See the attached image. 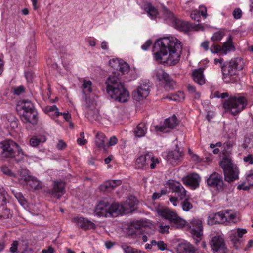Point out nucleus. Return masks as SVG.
I'll return each mask as SVG.
<instances>
[{"mask_svg":"<svg viewBox=\"0 0 253 253\" xmlns=\"http://www.w3.org/2000/svg\"><path fill=\"white\" fill-rule=\"evenodd\" d=\"M32 176L29 175V171L26 169H22L20 170L17 175H16V177L17 179L18 182L19 184L25 186L28 185L29 180H30Z\"/></svg>","mask_w":253,"mask_h":253,"instance_id":"a878e982","label":"nucleus"},{"mask_svg":"<svg viewBox=\"0 0 253 253\" xmlns=\"http://www.w3.org/2000/svg\"><path fill=\"white\" fill-rule=\"evenodd\" d=\"M121 248L125 253H144L138 249L132 248L126 244L121 245Z\"/></svg>","mask_w":253,"mask_h":253,"instance_id":"ea45409f","label":"nucleus"},{"mask_svg":"<svg viewBox=\"0 0 253 253\" xmlns=\"http://www.w3.org/2000/svg\"><path fill=\"white\" fill-rule=\"evenodd\" d=\"M189 231L195 240V242H198L203 235V226L202 221L196 218L192 219L188 224Z\"/></svg>","mask_w":253,"mask_h":253,"instance_id":"4468645a","label":"nucleus"},{"mask_svg":"<svg viewBox=\"0 0 253 253\" xmlns=\"http://www.w3.org/2000/svg\"><path fill=\"white\" fill-rule=\"evenodd\" d=\"M235 50V47L233 44L232 38L231 36H229L227 41L221 46V53L223 54H226L228 52Z\"/></svg>","mask_w":253,"mask_h":253,"instance_id":"c85d7f7f","label":"nucleus"},{"mask_svg":"<svg viewBox=\"0 0 253 253\" xmlns=\"http://www.w3.org/2000/svg\"><path fill=\"white\" fill-rule=\"evenodd\" d=\"M210 245L214 252L218 251L225 252L226 249L225 240L223 236L218 234L212 237Z\"/></svg>","mask_w":253,"mask_h":253,"instance_id":"f3484780","label":"nucleus"},{"mask_svg":"<svg viewBox=\"0 0 253 253\" xmlns=\"http://www.w3.org/2000/svg\"><path fill=\"white\" fill-rule=\"evenodd\" d=\"M165 18L169 20L173 24L175 28L184 32L189 31L192 28V25L188 22L176 18L173 14L168 9L165 10Z\"/></svg>","mask_w":253,"mask_h":253,"instance_id":"f8f14e48","label":"nucleus"},{"mask_svg":"<svg viewBox=\"0 0 253 253\" xmlns=\"http://www.w3.org/2000/svg\"><path fill=\"white\" fill-rule=\"evenodd\" d=\"M169 226H161L160 227V232L161 233L164 234V233H169Z\"/></svg>","mask_w":253,"mask_h":253,"instance_id":"774afa93","label":"nucleus"},{"mask_svg":"<svg viewBox=\"0 0 253 253\" xmlns=\"http://www.w3.org/2000/svg\"><path fill=\"white\" fill-rule=\"evenodd\" d=\"M24 158L22 149L14 141L7 140L0 143V159L13 158L17 162Z\"/></svg>","mask_w":253,"mask_h":253,"instance_id":"20e7f679","label":"nucleus"},{"mask_svg":"<svg viewBox=\"0 0 253 253\" xmlns=\"http://www.w3.org/2000/svg\"><path fill=\"white\" fill-rule=\"evenodd\" d=\"M200 178L199 175L195 173L190 174L182 178L183 183L186 186L195 189L199 186Z\"/></svg>","mask_w":253,"mask_h":253,"instance_id":"b1692460","label":"nucleus"},{"mask_svg":"<svg viewBox=\"0 0 253 253\" xmlns=\"http://www.w3.org/2000/svg\"><path fill=\"white\" fill-rule=\"evenodd\" d=\"M182 209L183 211H188L193 207L192 205L190 203L188 199H186L181 203Z\"/></svg>","mask_w":253,"mask_h":253,"instance_id":"49530a36","label":"nucleus"},{"mask_svg":"<svg viewBox=\"0 0 253 253\" xmlns=\"http://www.w3.org/2000/svg\"><path fill=\"white\" fill-rule=\"evenodd\" d=\"M157 246L161 251H165L167 249V244H165L163 241H159Z\"/></svg>","mask_w":253,"mask_h":253,"instance_id":"052dcab7","label":"nucleus"},{"mask_svg":"<svg viewBox=\"0 0 253 253\" xmlns=\"http://www.w3.org/2000/svg\"><path fill=\"white\" fill-rule=\"evenodd\" d=\"M118 70L120 71L122 74H125L129 71V66L127 63L121 60Z\"/></svg>","mask_w":253,"mask_h":253,"instance_id":"37998d69","label":"nucleus"},{"mask_svg":"<svg viewBox=\"0 0 253 253\" xmlns=\"http://www.w3.org/2000/svg\"><path fill=\"white\" fill-rule=\"evenodd\" d=\"M12 216V214L10 210L5 209L2 213L0 214V219H9Z\"/></svg>","mask_w":253,"mask_h":253,"instance_id":"de8ad7c7","label":"nucleus"},{"mask_svg":"<svg viewBox=\"0 0 253 253\" xmlns=\"http://www.w3.org/2000/svg\"><path fill=\"white\" fill-rule=\"evenodd\" d=\"M166 194V191L164 190H162L160 192H154L153 194L152 199L154 201L156 200L161 197L162 195H165Z\"/></svg>","mask_w":253,"mask_h":253,"instance_id":"5fc2aeb1","label":"nucleus"},{"mask_svg":"<svg viewBox=\"0 0 253 253\" xmlns=\"http://www.w3.org/2000/svg\"><path fill=\"white\" fill-rule=\"evenodd\" d=\"M224 35V33L223 31H217L213 34L211 38V40L213 42H219L222 39Z\"/></svg>","mask_w":253,"mask_h":253,"instance_id":"a18cd8bd","label":"nucleus"},{"mask_svg":"<svg viewBox=\"0 0 253 253\" xmlns=\"http://www.w3.org/2000/svg\"><path fill=\"white\" fill-rule=\"evenodd\" d=\"M179 121L175 115H172L165 120L164 125L161 126H155V129L156 131L167 133L176 127L178 125Z\"/></svg>","mask_w":253,"mask_h":253,"instance_id":"2eb2a0df","label":"nucleus"},{"mask_svg":"<svg viewBox=\"0 0 253 253\" xmlns=\"http://www.w3.org/2000/svg\"><path fill=\"white\" fill-rule=\"evenodd\" d=\"M46 141V138L44 136H33L30 140V144L32 147H36L40 143H43Z\"/></svg>","mask_w":253,"mask_h":253,"instance_id":"e433bc0d","label":"nucleus"},{"mask_svg":"<svg viewBox=\"0 0 253 253\" xmlns=\"http://www.w3.org/2000/svg\"><path fill=\"white\" fill-rule=\"evenodd\" d=\"M65 183L62 181H54L53 188L48 191L51 196L60 198L65 192Z\"/></svg>","mask_w":253,"mask_h":253,"instance_id":"412c9836","label":"nucleus"},{"mask_svg":"<svg viewBox=\"0 0 253 253\" xmlns=\"http://www.w3.org/2000/svg\"><path fill=\"white\" fill-rule=\"evenodd\" d=\"M220 166L223 170L224 179L226 181L230 183L238 179V169L234 166L230 158L224 157L220 162Z\"/></svg>","mask_w":253,"mask_h":253,"instance_id":"6e6552de","label":"nucleus"},{"mask_svg":"<svg viewBox=\"0 0 253 253\" xmlns=\"http://www.w3.org/2000/svg\"><path fill=\"white\" fill-rule=\"evenodd\" d=\"M67 147V145L62 140H59L56 145V148L58 150L64 149Z\"/></svg>","mask_w":253,"mask_h":253,"instance_id":"e2e57ef3","label":"nucleus"},{"mask_svg":"<svg viewBox=\"0 0 253 253\" xmlns=\"http://www.w3.org/2000/svg\"><path fill=\"white\" fill-rule=\"evenodd\" d=\"M121 60L118 59H112L109 62V65L113 69L118 70Z\"/></svg>","mask_w":253,"mask_h":253,"instance_id":"09e8293b","label":"nucleus"},{"mask_svg":"<svg viewBox=\"0 0 253 253\" xmlns=\"http://www.w3.org/2000/svg\"><path fill=\"white\" fill-rule=\"evenodd\" d=\"M147 132V128L144 123L139 124L135 128L134 132L135 136L137 137L144 136Z\"/></svg>","mask_w":253,"mask_h":253,"instance_id":"473e14b6","label":"nucleus"},{"mask_svg":"<svg viewBox=\"0 0 253 253\" xmlns=\"http://www.w3.org/2000/svg\"><path fill=\"white\" fill-rule=\"evenodd\" d=\"M2 171L4 174L8 176L16 177V174L13 173L8 168L3 167L2 168Z\"/></svg>","mask_w":253,"mask_h":253,"instance_id":"6e6d98bb","label":"nucleus"},{"mask_svg":"<svg viewBox=\"0 0 253 253\" xmlns=\"http://www.w3.org/2000/svg\"><path fill=\"white\" fill-rule=\"evenodd\" d=\"M106 84L107 92L112 99L120 102L127 101L129 94L118 75L114 74L110 76L106 81Z\"/></svg>","mask_w":253,"mask_h":253,"instance_id":"f03ea898","label":"nucleus"},{"mask_svg":"<svg viewBox=\"0 0 253 253\" xmlns=\"http://www.w3.org/2000/svg\"><path fill=\"white\" fill-rule=\"evenodd\" d=\"M187 90L190 93H195L197 95L198 97H199V94L196 92L195 87L190 84H188L187 85Z\"/></svg>","mask_w":253,"mask_h":253,"instance_id":"69168bd1","label":"nucleus"},{"mask_svg":"<svg viewBox=\"0 0 253 253\" xmlns=\"http://www.w3.org/2000/svg\"><path fill=\"white\" fill-rule=\"evenodd\" d=\"M178 253H194V248L189 243H181L177 247Z\"/></svg>","mask_w":253,"mask_h":253,"instance_id":"7c9ffc66","label":"nucleus"},{"mask_svg":"<svg viewBox=\"0 0 253 253\" xmlns=\"http://www.w3.org/2000/svg\"><path fill=\"white\" fill-rule=\"evenodd\" d=\"M231 212V210H226L225 211V214L226 217V221H232L236 217V215L233 212Z\"/></svg>","mask_w":253,"mask_h":253,"instance_id":"8fccbe9b","label":"nucleus"},{"mask_svg":"<svg viewBox=\"0 0 253 253\" xmlns=\"http://www.w3.org/2000/svg\"><path fill=\"white\" fill-rule=\"evenodd\" d=\"M18 244L19 243L18 241H14L10 248V251L12 253L17 252Z\"/></svg>","mask_w":253,"mask_h":253,"instance_id":"13d9d810","label":"nucleus"},{"mask_svg":"<svg viewBox=\"0 0 253 253\" xmlns=\"http://www.w3.org/2000/svg\"><path fill=\"white\" fill-rule=\"evenodd\" d=\"M248 104L247 99L242 96L230 97L223 103V107L236 116L245 109Z\"/></svg>","mask_w":253,"mask_h":253,"instance_id":"423d86ee","label":"nucleus"},{"mask_svg":"<svg viewBox=\"0 0 253 253\" xmlns=\"http://www.w3.org/2000/svg\"><path fill=\"white\" fill-rule=\"evenodd\" d=\"M13 90L14 93L17 95H19L24 92L25 89L23 86L20 85L13 88Z\"/></svg>","mask_w":253,"mask_h":253,"instance_id":"bf43d9fd","label":"nucleus"},{"mask_svg":"<svg viewBox=\"0 0 253 253\" xmlns=\"http://www.w3.org/2000/svg\"><path fill=\"white\" fill-rule=\"evenodd\" d=\"M118 203L110 204L106 201H101L96 206L95 214L98 216L117 217L120 215Z\"/></svg>","mask_w":253,"mask_h":253,"instance_id":"39448f33","label":"nucleus"},{"mask_svg":"<svg viewBox=\"0 0 253 253\" xmlns=\"http://www.w3.org/2000/svg\"><path fill=\"white\" fill-rule=\"evenodd\" d=\"M211 52L212 53H221V46L213 44L210 48Z\"/></svg>","mask_w":253,"mask_h":253,"instance_id":"864d4df0","label":"nucleus"},{"mask_svg":"<svg viewBox=\"0 0 253 253\" xmlns=\"http://www.w3.org/2000/svg\"><path fill=\"white\" fill-rule=\"evenodd\" d=\"M235 234L238 236V237L241 239L243 235L247 233V230L245 229H240L238 228L236 231H233Z\"/></svg>","mask_w":253,"mask_h":253,"instance_id":"4d7b16f0","label":"nucleus"},{"mask_svg":"<svg viewBox=\"0 0 253 253\" xmlns=\"http://www.w3.org/2000/svg\"><path fill=\"white\" fill-rule=\"evenodd\" d=\"M159 162V159L155 158L152 153H148L144 155L140 156L136 159L135 167L138 169L150 168L153 169Z\"/></svg>","mask_w":253,"mask_h":253,"instance_id":"9b49d317","label":"nucleus"},{"mask_svg":"<svg viewBox=\"0 0 253 253\" xmlns=\"http://www.w3.org/2000/svg\"><path fill=\"white\" fill-rule=\"evenodd\" d=\"M244 60L240 57L232 59L229 62L221 66L222 79L226 84H233L239 80L238 71L243 69Z\"/></svg>","mask_w":253,"mask_h":253,"instance_id":"7ed1b4c3","label":"nucleus"},{"mask_svg":"<svg viewBox=\"0 0 253 253\" xmlns=\"http://www.w3.org/2000/svg\"><path fill=\"white\" fill-rule=\"evenodd\" d=\"M152 42L151 40H147L144 44L141 46V48L143 50H147L148 48L150 46Z\"/></svg>","mask_w":253,"mask_h":253,"instance_id":"338daca9","label":"nucleus"},{"mask_svg":"<svg viewBox=\"0 0 253 253\" xmlns=\"http://www.w3.org/2000/svg\"><path fill=\"white\" fill-rule=\"evenodd\" d=\"M169 187L180 200H182L186 197V191L179 182L172 181L169 183Z\"/></svg>","mask_w":253,"mask_h":253,"instance_id":"4be33fe9","label":"nucleus"},{"mask_svg":"<svg viewBox=\"0 0 253 253\" xmlns=\"http://www.w3.org/2000/svg\"><path fill=\"white\" fill-rule=\"evenodd\" d=\"M185 98L184 94L182 91H178L176 93L172 94L167 97V98L174 101H181Z\"/></svg>","mask_w":253,"mask_h":253,"instance_id":"58836bf2","label":"nucleus"},{"mask_svg":"<svg viewBox=\"0 0 253 253\" xmlns=\"http://www.w3.org/2000/svg\"><path fill=\"white\" fill-rule=\"evenodd\" d=\"M74 221L78 226L84 230L94 229L96 227L95 224L94 223L85 218H75Z\"/></svg>","mask_w":253,"mask_h":253,"instance_id":"393cba45","label":"nucleus"},{"mask_svg":"<svg viewBox=\"0 0 253 253\" xmlns=\"http://www.w3.org/2000/svg\"><path fill=\"white\" fill-rule=\"evenodd\" d=\"M192 77L193 80L200 85L205 83V79L203 75V69L201 68L195 69L193 71Z\"/></svg>","mask_w":253,"mask_h":253,"instance_id":"cd10ccee","label":"nucleus"},{"mask_svg":"<svg viewBox=\"0 0 253 253\" xmlns=\"http://www.w3.org/2000/svg\"><path fill=\"white\" fill-rule=\"evenodd\" d=\"M121 184L122 181L120 180H108L101 184L99 188L101 191H110L116 187L120 185Z\"/></svg>","mask_w":253,"mask_h":253,"instance_id":"bb28decb","label":"nucleus"},{"mask_svg":"<svg viewBox=\"0 0 253 253\" xmlns=\"http://www.w3.org/2000/svg\"><path fill=\"white\" fill-rule=\"evenodd\" d=\"M181 42L172 37H164L157 40L153 46L155 60L168 66L178 63L182 52Z\"/></svg>","mask_w":253,"mask_h":253,"instance_id":"f257e3e1","label":"nucleus"},{"mask_svg":"<svg viewBox=\"0 0 253 253\" xmlns=\"http://www.w3.org/2000/svg\"><path fill=\"white\" fill-rule=\"evenodd\" d=\"M137 204V201L134 197H131L127 199L123 204H119V210L120 215L123 214H127L132 212L135 209Z\"/></svg>","mask_w":253,"mask_h":253,"instance_id":"a211bd4d","label":"nucleus"},{"mask_svg":"<svg viewBox=\"0 0 253 253\" xmlns=\"http://www.w3.org/2000/svg\"><path fill=\"white\" fill-rule=\"evenodd\" d=\"M207 182L208 185L215 187L219 191L227 190V186L224 184L222 179V176L217 172H213L211 174L207 179Z\"/></svg>","mask_w":253,"mask_h":253,"instance_id":"dca6fc26","label":"nucleus"},{"mask_svg":"<svg viewBox=\"0 0 253 253\" xmlns=\"http://www.w3.org/2000/svg\"><path fill=\"white\" fill-rule=\"evenodd\" d=\"M242 12L241 10L239 8H235L233 11V17L236 19H240L242 17Z\"/></svg>","mask_w":253,"mask_h":253,"instance_id":"603ef678","label":"nucleus"},{"mask_svg":"<svg viewBox=\"0 0 253 253\" xmlns=\"http://www.w3.org/2000/svg\"><path fill=\"white\" fill-rule=\"evenodd\" d=\"M107 140L106 137L102 133H97L95 136V142L96 146L99 149L106 150L105 142Z\"/></svg>","mask_w":253,"mask_h":253,"instance_id":"c756f323","label":"nucleus"},{"mask_svg":"<svg viewBox=\"0 0 253 253\" xmlns=\"http://www.w3.org/2000/svg\"><path fill=\"white\" fill-rule=\"evenodd\" d=\"M36 46L35 43H32L30 44L27 48V55L30 59H32L33 57L34 58V56L36 54Z\"/></svg>","mask_w":253,"mask_h":253,"instance_id":"c03bdc74","label":"nucleus"},{"mask_svg":"<svg viewBox=\"0 0 253 253\" xmlns=\"http://www.w3.org/2000/svg\"><path fill=\"white\" fill-rule=\"evenodd\" d=\"M30 187L34 190H39L42 188L41 182L36 178L32 176L28 184Z\"/></svg>","mask_w":253,"mask_h":253,"instance_id":"4c0bfd02","label":"nucleus"},{"mask_svg":"<svg viewBox=\"0 0 253 253\" xmlns=\"http://www.w3.org/2000/svg\"><path fill=\"white\" fill-rule=\"evenodd\" d=\"M183 155V151L180 150L176 145V149L169 152L167 155V160L168 162L173 166L177 165L181 161Z\"/></svg>","mask_w":253,"mask_h":253,"instance_id":"aec40b11","label":"nucleus"},{"mask_svg":"<svg viewBox=\"0 0 253 253\" xmlns=\"http://www.w3.org/2000/svg\"><path fill=\"white\" fill-rule=\"evenodd\" d=\"M229 238L235 249H238L240 248V245L242 242V239H240L233 231L230 234Z\"/></svg>","mask_w":253,"mask_h":253,"instance_id":"c9c22d12","label":"nucleus"},{"mask_svg":"<svg viewBox=\"0 0 253 253\" xmlns=\"http://www.w3.org/2000/svg\"><path fill=\"white\" fill-rule=\"evenodd\" d=\"M144 9L151 19H154L158 14L157 9L150 3L144 5Z\"/></svg>","mask_w":253,"mask_h":253,"instance_id":"72a5a7b5","label":"nucleus"},{"mask_svg":"<svg viewBox=\"0 0 253 253\" xmlns=\"http://www.w3.org/2000/svg\"><path fill=\"white\" fill-rule=\"evenodd\" d=\"M243 160L245 162L248 163L249 164H253V155L252 154H248L247 156L244 157Z\"/></svg>","mask_w":253,"mask_h":253,"instance_id":"680f3d73","label":"nucleus"},{"mask_svg":"<svg viewBox=\"0 0 253 253\" xmlns=\"http://www.w3.org/2000/svg\"><path fill=\"white\" fill-rule=\"evenodd\" d=\"M191 17L195 21H200L201 18L200 12L197 10L193 11L191 13Z\"/></svg>","mask_w":253,"mask_h":253,"instance_id":"3c124183","label":"nucleus"},{"mask_svg":"<svg viewBox=\"0 0 253 253\" xmlns=\"http://www.w3.org/2000/svg\"><path fill=\"white\" fill-rule=\"evenodd\" d=\"M149 86L146 83L141 84L137 90L132 93L135 100L140 101L147 97L149 94Z\"/></svg>","mask_w":253,"mask_h":253,"instance_id":"6ab92c4d","label":"nucleus"},{"mask_svg":"<svg viewBox=\"0 0 253 253\" xmlns=\"http://www.w3.org/2000/svg\"><path fill=\"white\" fill-rule=\"evenodd\" d=\"M155 74L159 81H164V88L169 91L176 86L175 82L163 69L159 68L155 71Z\"/></svg>","mask_w":253,"mask_h":253,"instance_id":"ddd939ff","label":"nucleus"},{"mask_svg":"<svg viewBox=\"0 0 253 253\" xmlns=\"http://www.w3.org/2000/svg\"><path fill=\"white\" fill-rule=\"evenodd\" d=\"M83 98L84 99L85 102L84 106L86 110L90 109H95V104L94 100L91 99L88 96H87L86 95V96H83Z\"/></svg>","mask_w":253,"mask_h":253,"instance_id":"a19ab883","label":"nucleus"},{"mask_svg":"<svg viewBox=\"0 0 253 253\" xmlns=\"http://www.w3.org/2000/svg\"><path fill=\"white\" fill-rule=\"evenodd\" d=\"M21 106L24 112L21 116V119L24 123H29L35 125L38 121L37 112L33 104L28 100H23L21 102Z\"/></svg>","mask_w":253,"mask_h":253,"instance_id":"1a4fd4ad","label":"nucleus"},{"mask_svg":"<svg viewBox=\"0 0 253 253\" xmlns=\"http://www.w3.org/2000/svg\"><path fill=\"white\" fill-rule=\"evenodd\" d=\"M248 104L247 99L242 96L230 97L223 103V107L236 116L245 109Z\"/></svg>","mask_w":253,"mask_h":253,"instance_id":"0eeeda50","label":"nucleus"},{"mask_svg":"<svg viewBox=\"0 0 253 253\" xmlns=\"http://www.w3.org/2000/svg\"><path fill=\"white\" fill-rule=\"evenodd\" d=\"M246 180L250 185L253 186V173H250L247 174Z\"/></svg>","mask_w":253,"mask_h":253,"instance_id":"0e129e2a","label":"nucleus"},{"mask_svg":"<svg viewBox=\"0 0 253 253\" xmlns=\"http://www.w3.org/2000/svg\"><path fill=\"white\" fill-rule=\"evenodd\" d=\"M92 82L90 80L84 79L83 80V84L81 87L82 94L84 96H88V94L92 91Z\"/></svg>","mask_w":253,"mask_h":253,"instance_id":"2f4dec72","label":"nucleus"},{"mask_svg":"<svg viewBox=\"0 0 253 253\" xmlns=\"http://www.w3.org/2000/svg\"><path fill=\"white\" fill-rule=\"evenodd\" d=\"M86 116L90 121L96 120L97 116V111L94 109H90L86 110Z\"/></svg>","mask_w":253,"mask_h":253,"instance_id":"79ce46f5","label":"nucleus"},{"mask_svg":"<svg viewBox=\"0 0 253 253\" xmlns=\"http://www.w3.org/2000/svg\"><path fill=\"white\" fill-rule=\"evenodd\" d=\"M43 111L46 114L49 115H55L59 116L62 113L59 112V109L55 105L52 106H47L43 108Z\"/></svg>","mask_w":253,"mask_h":253,"instance_id":"f704fd0d","label":"nucleus"},{"mask_svg":"<svg viewBox=\"0 0 253 253\" xmlns=\"http://www.w3.org/2000/svg\"><path fill=\"white\" fill-rule=\"evenodd\" d=\"M156 211L159 216L169 220L177 228H183L186 224L185 220L178 216L176 213L168 208H158Z\"/></svg>","mask_w":253,"mask_h":253,"instance_id":"9d476101","label":"nucleus"},{"mask_svg":"<svg viewBox=\"0 0 253 253\" xmlns=\"http://www.w3.org/2000/svg\"><path fill=\"white\" fill-rule=\"evenodd\" d=\"M208 224L213 225L216 224H223L226 222L225 213L223 211L211 213L209 215L208 219Z\"/></svg>","mask_w":253,"mask_h":253,"instance_id":"5701e85b","label":"nucleus"}]
</instances>
